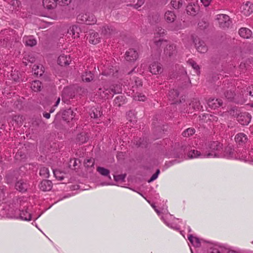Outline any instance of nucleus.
Here are the masks:
<instances>
[{"mask_svg": "<svg viewBox=\"0 0 253 253\" xmlns=\"http://www.w3.org/2000/svg\"><path fill=\"white\" fill-rule=\"evenodd\" d=\"M222 148V144L219 142L217 141H212L208 144L205 149H204V152H207V153L210 152L217 154L216 156H212L210 157H218L220 156L219 152Z\"/></svg>", "mask_w": 253, "mask_h": 253, "instance_id": "1", "label": "nucleus"}, {"mask_svg": "<svg viewBox=\"0 0 253 253\" xmlns=\"http://www.w3.org/2000/svg\"><path fill=\"white\" fill-rule=\"evenodd\" d=\"M217 154L212 153L204 152V148H203L202 152L197 150H191L188 152L187 156L189 159L197 158H210L212 156H216Z\"/></svg>", "mask_w": 253, "mask_h": 253, "instance_id": "2", "label": "nucleus"}, {"mask_svg": "<svg viewBox=\"0 0 253 253\" xmlns=\"http://www.w3.org/2000/svg\"><path fill=\"white\" fill-rule=\"evenodd\" d=\"M177 53V47L175 44L170 43L167 45L164 49V55L169 57H173Z\"/></svg>", "mask_w": 253, "mask_h": 253, "instance_id": "3", "label": "nucleus"}, {"mask_svg": "<svg viewBox=\"0 0 253 253\" xmlns=\"http://www.w3.org/2000/svg\"><path fill=\"white\" fill-rule=\"evenodd\" d=\"M216 19L218 21L221 27L227 28L230 24V18L226 14H218L216 15Z\"/></svg>", "mask_w": 253, "mask_h": 253, "instance_id": "4", "label": "nucleus"}, {"mask_svg": "<svg viewBox=\"0 0 253 253\" xmlns=\"http://www.w3.org/2000/svg\"><path fill=\"white\" fill-rule=\"evenodd\" d=\"M241 12L245 16L250 15L253 12V4L249 1L243 3L241 6Z\"/></svg>", "mask_w": 253, "mask_h": 253, "instance_id": "5", "label": "nucleus"}, {"mask_svg": "<svg viewBox=\"0 0 253 253\" xmlns=\"http://www.w3.org/2000/svg\"><path fill=\"white\" fill-rule=\"evenodd\" d=\"M138 58L137 51L133 49H129L126 52L125 59L126 61L133 62L136 60Z\"/></svg>", "mask_w": 253, "mask_h": 253, "instance_id": "6", "label": "nucleus"}, {"mask_svg": "<svg viewBox=\"0 0 253 253\" xmlns=\"http://www.w3.org/2000/svg\"><path fill=\"white\" fill-rule=\"evenodd\" d=\"M98 94L102 98H108L110 95L112 96L111 88H109L107 86H104L98 89Z\"/></svg>", "mask_w": 253, "mask_h": 253, "instance_id": "7", "label": "nucleus"}, {"mask_svg": "<svg viewBox=\"0 0 253 253\" xmlns=\"http://www.w3.org/2000/svg\"><path fill=\"white\" fill-rule=\"evenodd\" d=\"M87 14H82L78 16V19L79 20H80L83 22L85 23L86 24L88 25L93 24L96 22V19L94 15H91V20H87Z\"/></svg>", "mask_w": 253, "mask_h": 253, "instance_id": "8", "label": "nucleus"}, {"mask_svg": "<svg viewBox=\"0 0 253 253\" xmlns=\"http://www.w3.org/2000/svg\"><path fill=\"white\" fill-rule=\"evenodd\" d=\"M81 32V30L80 27L76 25H73L70 27L67 32V35L72 36V37L74 39L79 37L80 33Z\"/></svg>", "mask_w": 253, "mask_h": 253, "instance_id": "9", "label": "nucleus"}, {"mask_svg": "<svg viewBox=\"0 0 253 253\" xmlns=\"http://www.w3.org/2000/svg\"><path fill=\"white\" fill-rule=\"evenodd\" d=\"M150 72L154 75L161 73L162 72V68L160 63L157 62L152 63L149 66Z\"/></svg>", "mask_w": 253, "mask_h": 253, "instance_id": "10", "label": "nucleus"}, {"mask_svg": "<svg viewBox=\"0 0 253 253\" xmlns=\"http://www.w3.org/2000/svg\"><path fill=\"white\" fill-rule=\"evenodd\" d=\"M39 188L42 191H49L52 188V183L49 180H43L41 182Z\"/></svg>", "mask_w": 253, "mask_h": 253, "instance_id": "11", "label": "nucleus"}, {"mask_svg": "<svg viewBox=\"0 0 253 253\" xmlns=\"http://www.w3.org/2000/svg\"><path fill=\"white\" fill-rule=\"evenodd\" d=\"M199 10V6L195 4H189L186 7L187 14L193 16L196 15Z\"/></svg>", "mask_w": 253, "mask_h": 253, "instance_id": "12", "label": "nucleus"}, {"mask_svg": "<svg viewBox=\"0 0 253 253\" xmlns=\"http://www.w3.org/2000/svg\"><path fill=\"white\" fill-rule=\"evenodd\" d=\"M222 103V101L221 99L215 98H210L208 101V106L210 108L214 109L221 106Z\"/></svg>", "mask_w": 253, "mask_h": 253, "instance_id": "13", "label": "nucleus"}, {"mask_svg": "<svg viewBox=\"0 0 253 253\" xmlns=\"http://www.w3.org/2000/svg\"><path fill=\"white\" fill-rule=\"evenodd\" d=\"M71 61L70 56L68 55H60L58 58V63L62 66L68 65Z\"/></svg>", "mask_w": 253, "mask_h": 253, "instance_id": "14", "label": "nucleus"}, {"mask_svg": "<svg viewBox=\"0 0 253 253\" xmlns=\"http://www.w3.org/2000/svg\"><path fill=\"white\" fill-rule=\"evenodd\" d=\"M28 184L23 180L18 181L15 185V189L21 192H25L28 188Z\"/></svg>", "mask_w": 253, "mask_h": 253, "instance_id": "15", "label": "nucleus"}, {"mask_svg": "<svg viewBox=\"0 0 253 253\" xmlns=\"http://www.w3.org/2000/svg\"><path fill=\"white\" fill-rule=\"evenodd\" d=\"M57 4V0H43L42 4L44 8L47 9H52L55 8Z\"/></svg>", "mask_w": 253, "mask_h": 253, "instance_id": "16", "label": "nucleus"}, {"mask_svg": "<svg viewBox=\"0 0 253 253\" xmlns=\"http://www.w3.org/2000/svg\"><path fill=\"white\" fill-rule=\"evenodd\" d=\"M176 15L174 11L171 10L167 11L164 15L165 20L169 23L173 22L176 19Z\"/></svg>", "mask_w": 253, "mask_h": 253, "instance_id": "17", "label": "nucleus"}, {"mask_svg": "<svg viewBox=\"0 0 253 253\" xmlns=\"http://www.w3.org/2000/svg\"><path fill=\"white\" fill-rule=\"evenodd\" d=\"M115 32V30L112 26L106 25L101 29V34L108 38Z\"/></svg>", "mask_w": 253, "mask_h": 253, "instance_id": "18", "label": "nucleus"}, {"mask_svg": "<svg viewBox=\"0 0 253 253\" xmlns=\"http://www.w3.org/2000/svg\"><path fill=\"white\" fill-rule=\"evenodd\" d=\"M100 40V38L99 36V34L97 32L94 31L90 32V36L89 39V42L90 43L96 44L99 43Z\"/></svg>", "mask_w": 253, "mask_h": 253, "instance_id": "19", "label": "nucleus"}, {"mask_svg": "<svg viewBox=\"0 0 253 253\" xmlns=\"http://www.w3.org/2000/svg\"><path fill=\"white\" fill-rule=\"evenodd\" d=\"M88 139V137L87 136V134L85 132H82L77 135L75 142L80 145L86 142Z\"/></svg>", "mask_w": 253, "mask_h": 253, "instance_id": "20", "label": "nucleus"}, {"mask_svg": "<svg viewBox=\"0 0 253 253\" xmlns=\"http://www.w3.org/2000/svg\"><path fill=\"white\" fill-rule=\"evenodd\" d=\"M239 34L244 39H249L251 37L252 32L248 28H241L239 31Z\"/></svg>", "mask_w": 253, "mask_h": 253, "instance_id": "21", "label": "nucleus"}, {"mask_svg": "<svg viewBox=\"0 0 253 253\" xmlns=\"http://www.w3.org/2000/svg\"><path fill=\"white\" fill-rule=\"evenodd\" d=\"M20 2L18 0H11L8 3V7L12 11H18L20 9Z\"/></svg>", "mask_w": 253, "mask_h": 253, "instance_id": "22", "label": "nucleus"}, {"mask_svg": "<svg viewBox=\"0 0 253 253\" xmlns=\"http://www.w3.org/2000/svg\"><path fill=\"white\" fill-rule=\"evenodd\" d=\"M74 117V112L70 109L64 110L62 113L63 119L66 121L69 122L70 120H73Z\"/></svg>", "mask_w": 253, "mask_h": 253, "instance_id": "23", "label": "nucleus"}, {"mask_svg": "<svg viewBox=\"0 0 253 253\" xmlns=\"http://www.w3.org/2000/svg\"><path fill=\"white\" fill-rule=\"evenodd\" d=\"M23 42L27 46H33L37 44V41L32 36H25L23 38Z\"/></svg>", "mask_w": 253, "mask_h": 253, "instance_id": "24", "label": "nucleus"}, {"mask_svg": "<svg viewBox=\"0 0 253 253\" xmlns=\"http://www.w3.org/2000/svg\"><path fill=\"white\" fill-rule=\"evenodd\" d=\"M179 92L176 89H172L169 91V99L172 101L171 104H174L177 102V98Z\"/></svg>", "mask_w": 253, "mask_h": 253, "instance_id": "25", "label": "nucleus"}, {"mask_svg": "<svg viewBox=\"0 0 253 253\" xmlns=\"http://www.w3.org/2000/svg\"><path fill=\"white\" fill-rule=\"evenodd\" d=\"M235 139L237 143L241 145L247 141V137L244 133H239L235 136Z\"/></svg>", "mask_w": 253, "mask_h": 253, "instance_id": "26", "label": "nucleus"}, {"mask_svg": "<svg viewBox=\"0 0 253 253\" xmlns=\"http://www.w3.org/2000/svg\"><path fill=\"white\" fill-rule=\"evenodd\" d=\"M43 67L42 65H34L32 68L33 72L35 75L41 76L44 73Z\"/></svg>", "mask_w": 253, "mask_h": 253, "instance_id": "27", "label": "nucleus"}, {"mask_svg": "<svg viewBox=\"0 0 253 253\" xmlns=\"http://www.w3.org/2000/svg\"><path fill=\"white\" fill-rule=\"evenodd\" d=\"M42 87V83L39 81H33L31 85V89L35 91H39L41 90Z\"/></svg>", "mask_w": 253, "mask_h": 253, "instance_id": "28", "label": "nucleus"}, {"mask_svg": "<svg viewBox=\"0 0 253 253\" xmlns=\"http://www.w3.org/2000/svg\"><path fill=\"white\" fill-rule=\"evenodd\" d=\"M197 49L198 52L204 53L207 51L208 48L204 42L200 41L197 44Z\"/></svg>", "mask_w": 253, "mask_h": 253, "instance_id": "29", "label": "nucleus"}, {"mask_svg": "<svg viewBox=\"0 0 253 253\" xmlns=\"http://www.w3.org/2000/svg\"><path fill=\"white\" fill-rule=\"evenodd\" d=\"M166 34V31L161 27H158L154 33V37H157L158 38H163L164 36Z\"/></svg>", "mask_w": 253, "mask_h": 253, "instance_id": "30", "label": "nucleus"}, {"mask_svg": "<svg viewBox=\"0 0 253 253\" xmlns=\"http://www.w3.org/2000/svg\"><path fill=\"white\" fill-rule=\"evenodd\" d=\"M188 240L190 243L195 247H198L200 246L201 243L198 238L194 237L192 235L188 236Z\"/></svg>", "mask_w": 253, "mask_h": 253, "instance_id": "31", "label": "nucleus"}, {"mask_svg": "<svg viewBox=\"0 0 253 253\" xmlns=\"http://www.w3.org/2000/svg\"><path fill=\"white\" fill-rule=\"evenodd\" d=\"M20 217L21 219L25 220H30L31 219V214L26 210L20 211Z\"/></svg>", "mask_w": 253, "mask_h": 253, "instance_id": "32", "label": "nucleus"}, {"mask_svg": "<svg viewBox=\"0 0 253 253\" xmlns=\"http://www.w3.org/2000/svg\"><path fill=\"white\" fill-rule=\"evenodd\" d=\"M40 175L43 178H48L49 176V171L47 168L42 167L40 169Z\"/></svg>", "mask_w": 253, "mask_h": 253, "instance_id": "33", "label": "nucleus"}, {"mask_svg": "<svg viewBox=\"0 0 253 253\" xmlns=\"http://www.w3.org/2000/svg\"><path fill=\"white\" fill-rule=\"evenodd\" d=\"M93 79V75L91 72H86L82 75V80L84 82H89Z\"/></svg>", "mask_w": 253, "mask_h": 253, "instance_id": "34", "label": "nucleus"}, {"mask_svg": "<svg viewBox=\"0 0 253 253\" xmlns=\"http://www.w3.org/2000/svg\"><path fill=\"white\" fill-rule=\"evenodd\" d=\"M234 150L231 147L229 146L226 147L224 152V156L227 158H232L233 156Z\"/></svg>", "mask_w": 253, "mask_h": 253, "instance_id": "35", "label": "nucleus"}, {"mask_svg": "<svg viewBox=\"0 0 253 253\" xmlns=\"http://www.w3.org/2000/svg\"><path fill=\"white\" fill-rule=\"evenodd\" d=\"M125 100L126 97L124 96L119 95L115 98L114 102L118 107H120L125 103Z\"/></svg>", "mask_w": 253, "mask_h": 253, "instance_id": "36", "label": "nucleus"}, {"mask_svg": "<svg viewBox=\"0 0 253 253\" xmlns=\"http://www.w3.org/2000/svg\"><path fill=\"white\" fill-rule=\"evenodd\" d=\"M80 164V161L78 159H73L70 161L69 167L71 169L76 170L77 169L76 166Z\"/></svg>", "mask_w": 253, "mask_h": 253, "instance_id": "37", "label": "nucleus"}, {"mask_svg": "<svg viewBox=\"0 0 253 253\" xmlns=\"http://www.w3.org/2000/svg\"><path fill=\"white\" fill-rule=\"evenodd\" d=\"M171 4L172 7L175 9H179L183 4L182 0H171Z\"/></svg>", "mask_w": 253, "mask_h": 253, "instance_id": "38", "label": "nucleus"}, {"mask_svg": "<svg viewBox=\"0 0 253 253\" xmlns=\"http://www.w3.org/2000/svg\"><path fill=\"white\" fill-rule=\"evenodd\" d=\"M94 160L92 158L85 159L84 161V166L86 168H93Z\"/></svg>", "mask_w": 253, "mask_h": 253, "instance_id": "39", "label": "nucleus"}, {"mask_svg": "<svg viewBox=\"0 0 253 253\" xmlns=\"http://www.w3.org/2000/svg\"><path fill=\"white\" fill-rule=\"evenodd\" d=\"M166 42L167 41L163 38H158L157 37H154L153 38L154 43L157 47H160L163 42Z\"/></svg>", "mask_w": 253, "mask_h": 253, "instance_id": "40", "label": "nucleus"}, {"mask_svg": "<svg viewBox=\"0 0 253 253\" xmlns=\"http://www.w3.org/2000/svg\"><path fill=\"white\" fill-rule=\"evenodd\" d=\"M97 171L103 176H107L110 173V171L103 167H98L97 168Z\"/></svg>", "mask_w": 253, "mask_h": 253, "instance_id": "41", "label": "nucleus"}, {"mask_svg": "<svg viewBox=\"0 0 253 253\" xmlns=\"http://www.w3.org/2000/svg\"><path fill=\"white\" fill-rule=\"evenodd\" d=\"M195 132L194 128H188L182 132V135L184 137H188L193 135Z\"/></svg>", "mask_w": 253, "mask_h": 253, "instance_id": "42", "label": "nucleus"}, {"mask_svg": "<svg viewBox=\"0 0 253 253\" xmlns=\"http://www.w3.org/2000/svg\"><path fill=\"white\" fill-rule=\"evenodd\" d=\"M133 98L136 101H144L146 99V97L140 93H137L134 96Z\"/></svg>", "mask_w": 253, "mask_h": 253, "instance_id": "43", "label": "nucleus"}, {"mask_svg": "<svg viewBox=\"0 0 253 253\" xmlns=\"http://www.w3.org/2000/svg\"><path fill=\"white\" fill-rule=\"evenodd\" d=\"M101 115V114L100 112L97 110L96 108L92 109L91 112L90 113V117L93 118H97L100 117Z\"/></svg>", "mask_w": 253, "mask_h": 253, "instance_id": "44", "label": "nucleus"}, {"mask_svg": "<svg viewBox=\"0 0 253 253\" xmlns=\"http://www.w3.org/2000/svg\"><path fill=\"white\" fill-rule=\"evenodd\" d=\"M112 96L115 94H117L121 92L122 88L119 85H117L116 86H114L112 88H111Z\"/></svg>", "mask_w": 253, "mask_h": 253, "instance_id": "45", "label": "nucleus"}, {"mask_svg": "<svg viewBox=\"0 0 253 253\" xmlns=\"http://www.w3.org/2000/svg\"><path fill=\"white\" fill-rule=\"evenodd\" d=\"M225 97L228 100H231L234 98V93L231 91H227L225 93Z\"/></svg>", "mask_w": 253, "mask_h": 253, "instance_id": "46", "label": "nucleus"}, {"mask_svg": "<svg viewBox=\"0 0 253 253\" xmlns=\"http://www.w3.org/2000/svg\"><path fill=\"white\" fill-rule=\"evenodd\" d=\"M133 81L134 82V85H135L136 87H140L142 85V81L138 78H134Z\"/></svg>", "mask_w": 253, "mask_h": 253, "instance_id": "47", "label": "nucleus"}, {"mask_svg": "<svg viewBox=\"0 0 253 253\" xmlns=\"http://www.w3.org/2000/svg\"><path fill=\"white\" fill-rule=\"evenodd\" d=\"M159 173H160V170L157 169L156 172H155V173L153 174L152 175V176H151V177L150 178V179L148 180V182H151L154 181V180H155L158 177Z\"/></svg>", "mask_w": 253, "mask_h": 253, "instance_id": "48", "label": "nucleus"}, {"mask_svg": "<svg viewBox=\"0 0 253 253\" xmlns=\"http://www.w3.org/2000/svg\"><path fill=\"white\" fill-rule=\"evenodd\" d=\"M144 2L145 0H138L137 2L132 6L134 8L138 9L144 4Z\"/></svg>", "mask_w": 253, "mask_h": 253, "instance_id": "49", "label": "nucleus"}, {"mask_svg": "<svg viewBox=\"0 0 253 253\" xmlns=\"http://www.w3.org/2000/svg\"><path fill=\"white\" fill-rule=\"evenodd\" d=\"M188 63L193 68V69H194L196 71H198L199 70V66L197 64V63L195 62H194L193 60H189L188 61Z\"/></svg>", "mask_w": 253, "mask_h": 253, "instance_id": "50", "label": "nucleus"}, {"mask_svg": "<svg viewBox=\"0 0 253 253\" xmlns=\"http://www.w3.org/2000/svg\"><path fill=\"white\" fill-rule=\"evenodd\" d=\"M103 74L105 75V76H108V75H111V74H114V70L112 68H110L108 70H107L106 69H105L104 71V72H103Z\"/></svg>", "mask_w": 253, "mask_h": 253, "instance_id": "51", "label": "nucleus"}, {"mask_svg": "<svg viewBox=\"0 0 253 253\" xmlns=\"http://www.w3.org/2000/svg\"><path fill=\"white\" fill-rule=\"evenodd\" d=\"M58 3L60 5H68L70 3L71 0H57Z\"/></svg>", "mask_w": 253, "mask_h": 253, "instance_id": "52", "label": "nucleus"}, {"mask_svg": "<svg viewBox=\"0 0 253 253\" xmlns=\"http://www.w3.org/2000/svg\"><path fill=\"white\" fill-rule=\"evenodd\" d=\"M211 1V0H201V1L205 7L208 6Z\"/></svg>", "mask_w": 253, "mask_h": 253, "instance_id": "53", "label": "nucleus"}, {"mask_svg": "<svg viewBox=\"0 0 253 253\" xmlns=\"http://www.w3.org/2000/svg\"><path fill=\"white\" fill-rule=\"evenodd\" d=\"M114 179L116 181L122 180L123 181L125 179V176L122 175L118 176H114Z\"/></svg>", "mask_w": 253, "mask_h": 253, "instance_id": "54", "label": "nucleus"}, {"mask_svg": "<svg viewBox=\"0 0 253 253\" xmlns=\"http://www.w3.org/2000/svg\"><path fill=\"white\" fill-rule=\"evenodd\" d=\"M247 91L251 96H253V85L247 88Z\"/></svg>", "mask_w": 253, "mask_h": 253, "instance_id": "55", "label": "nucleus"}, {"mask_svg": "<svg viewBox=\"0 0 253 253\" xmlns=\"http://www.w3.org/2000/svg\"><path fill=\"white\" fill-rule=\"evenodd\" d=\"M50 113H46L45 112L43 113V116L44 117H45L46 119H49L50 117Z\"/></svg>", "mask_w": 253, "mask_h": 253, "instance_id": "56", "label": "nucleus"}, {"mask_svg": "<svg viewBox=\"0 0 253 253\" xmlns=\"http://www.w3.org/2000/svg\"><path fill=\"white\" fill-rule=\"evenodd\" d=\"M0 200H1V199H3L4 198V192L3 191V190L2 189H0Z\"/></svg>", "mask_w": 253, "mask_h": 253, "instance_id": "57", "label": "nucleus"}, {"mask_svg": "<svg viewBox=\"0 0 253 253\" xmlns=\"http://www.w3.org/2000/svg\"><path fill=\"white\" fill-rule=\"evenodd\" d=\"M53 173H54V174L55 175V176L56 177V178L60 180H61L63 179V177L62 176H57V173L55 171H53Z\"/></svg>", "mask_w": 253, "mask_h": 253, "instance_id": "58", "label": "nucleus"}, {"mask_svg": "<svg viewBox=\"0 0 253 253\" xmlns=\"http://www.w3.org/2000/svg\"><path fill=\"white\" fill-rule=\"evenodd\" d=\"M211 253H220V252L218 251V250H217L216 249H214L212 250Z\"/></svg>", "mask_w": 253, "mask_h": 253, "instance_id": "59", "label": "nucleus"}, {"mask_svg": "<svg viewBox=\"0 0 253 253\" xmlns=\"http://www.w3.org/2000/svg\"><path fill=\"white\" fill-rule=\"evenodd\" d=\"M60 98H58V99L57 100L56 102V103L54 105V106H57V105H58L59 103L60 102Z\"/></svg>", "mask_w": 253, "mask_h": 253, "instance_id": "60", "label": "nucleus"}, {"mask_svg": "<svg viewBox=\"0 0 253 253\" xmlns=\"http://www.w3.org/2000/svg\"><path fill=\"white\" fill-rule=\"evenodd\" d=\"M249 123H250V120L248 121H246L245 123H243L242 124L244 125H247L249 124Z\"/></svg>", "mask_w": 253, "mask_h": 253, "instance_id": "61", "label": "nucleus"}, {"mask_svg": "<svg viewBox=\"0 0 253 253\" xmlns=\"http://www.w3.org/2000/svg\"><path fill=\"white\" fill-rule=\"evenodd\" d=\"M227 253H237L234 251H229Z\"/></svg>", "mask_w": 253, "mask_h": 253, "instance_id": "62", "label": "nucleus"}, {"mask_svg": "<svg viewBox=\"0 0 253 253\" xmlns=\"http://www.w3.org/2000/svg\"><path fill=\"white\" fill-rule=\"evenodd\" d=\"M13 80L16 81V82H18L19 81V78H13Z\"/></svg>", "mask_w": 253, "mask_h": 253, "instance_id": "63", "label": "nucleus"}, {"mask_svg": "<svg viewBox=\"0 0 253 253\" xmlns=\"http://www.w3.org/2000/svg\"><path fill=\"white\" fill-rule=\"evenodd\" d=\"M54 111V109L52 108H51V109L50 110V111H49V113H53Z\"/></svg>", "mask_w": 253, "mask_h": 253, "instance_id": "64", "label": "nucleus"}]
</instances>
